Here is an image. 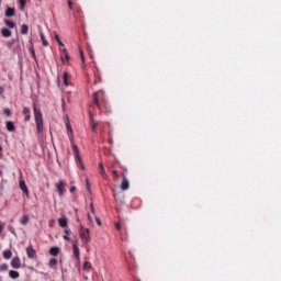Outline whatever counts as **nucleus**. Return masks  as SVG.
<instances>
[{
  "label": "nucleus",
  "mask_w": 281,
  "mask_h": 281,
  "mask_svg": "<svg viewBox=\"0 0 281 281\" xmlns=\"http://www.w3.org/2000/svg\"><path fill=\"white\" fill-rule=\"evenodd\" d=\"M63 80H64L65 87H69V74L68 72H64Z\"/></svg>",
  "instance_id": "f3484780"
},
{
  "label": "nucleus",
  "mask_w": 281,
  "mask_h": 281,
  "mask_svg": "<svg viewBox=\"0 0 281 281\" xmlns=\"http://www.w3.org/2000/svg\"><path fill=\"white\" fill-rule=\"evenodd\" d=\"M76 190V187H71L70 188V192L74 193V191Z\"/></svg>",
  "instance_id": "ea45409f"
},
{
  "label": "nucleus",
  "mask_w": 281,
  "mask_h": 281,
  "mask_svg": "<svg viewBox=\"0 0 281 281\" xmlns=\"http://www.w3.org/2000/svg\"><path fill=\"white\" fill-rule=\"evenodd\" d=\"M65 181L60 180L59 182L56 183V188H57V192L59 194V196H63V194H65L66 190H65Z\"/></svg>",
  "instance_id": "20e7f679"
},
{
  "label": "nucleus",
  "mask_w": 281,
  "mask_h": 281,
  "mask_svg": "<svg viewBox=\"0 0 281 281\" xmlns=\"http://www.w3.org/2000/svg\"><path fill=\"white\" fill-rule=\"evenodd\" d=\"M80 57H81L82 63H85V54L82 53V50H80Z\"/></svg>",
  "instance_id": "72a5a7b5"
},
{
  "label": "nucleus",
  "mask_w": 281,
  "mask_h": 281,
  "mask_svg": "<svg viewBox=\"0 0 281 281\" xmlns=\"http://www.w3.org/2000/svg\"><path fill=\"white\" fill-rule=\"evenodd\" d=\"M90 209H91L92 214H95V209H93V204H90Z\"/></svg>",
  "instance_id": "c9c22d12"
},
{
  "label": "nucleus",
  "mask_w": 281,
  "mask_h": 281,
  "mask_svg": "<svg viewBox=\"0 0 281 281\" xmlns=\"http://www.w3.org/2000/svg\"><path fill=\"white\" fill-rule=\"evenodd\" d=\"M61 52H64V54H67V48H63Z\"/></svg>",
  "instance_id": "a19ab883"
},
{
  "label": "nucleus",
  "mask_w": 281,
  "mask_h": 281,
  "mask_svg": "<svg viewBox=\"0 0 281 281\" xmlns=\"http://www.w3.org/2000/svg\"><path fill=\"white\" fill-rule=\"evenodd\" d=\"M0 271H8V263H3L0 266Z\"/></svg>",
  "instance_id": "cd10ccee"
},
{
  "label": "nucleus",
  "mask_w": 281,
  "mask_h": 281,
  "mask_svg": "<svg viewBox=\"0 0 281 281\" xmlns=\"http://www.w3.org/2000/svg\"><path fill=\"white\" fill-rule=\"evenodd\" d=\"M14 123L12 121H8L7 122V131H9L10 133L14 132Z\"/></svg>",
  "instance_id": "4468645a"
},
{
  "label": "nucleus",
  "mask_w": 281,
  "mask_h": 281,
  "mask_svg": "<svg viewBox=\"0 0 281 281\" xmlns=\"http://www.w3.org/2000/svg\"><path fill=\"white\" fill-rule=\"evenodd\" d=\"M26 255H27V258L34 259L36 258V250L32 248V246H30L26 248Z\"/></svg>",
  "instance_id": "6e6552de"
},
{
  "label": "nucleus",
  "mask_w": 281,
  "mask_h": 281,
  "mask_svg": "<svg viewBox=\"0 0 281 281\" xmlns=\"http://www.w3.org/2000/svg\"><path fill=\"white\" fill-rule=\"evenodd\" d=\"M63 111H65V102H63Z\"/></svg>",
  "instance_id": "c03bdc74"
},
{
  "label": "nucleus",
  "mask_w": 281,
  "mask_h": 281,
  "mask_svg": "<svg viewBox=\"0 0 281 281\" xmlns=\"http://www.w3.org/2000/svg\"><path fill=\"white\" fill-rule=\"evenodd\" d=\"M3 232V226L0 224V234Z\"/></svg>",
  "instance_id": "79ce46f5"
},
{
  "label": "nucleus",
  "mask_w": 281,
  "mask_h": 281,
  "mask_svg": "<svg viewBox=\"0 0 281 281\" xmlns=\"http://www.w3.org/2000/svg\"><path fill=\"white\" fill-rule=\"evenodd\" d=\"M4 24L7 27H10V30H14L16 26V24H14V22H10V20H4Z\"/></svg>",
  "instance_id": "6ab92c4d"
},
{
  "label": "nucleus",
  "mask_w": 281,
  "mask_h": 281,
  "mask_svg": "<svg viewBox=\"0 0 281 281\" xmlns=\"http://www.w3.org/2000/svg\"><path fill=\"white\" fill-rule=\"evenodd\" d=\"M40 36H41V40H42L43 45H44L45 47H47V45H49V42H47V41L45 40V35H44L43 33H40Z\"/></svg>",
  "instance_id": "4be33fe9"
},
{
  "label": "nucleus",
  "mask_w": 281,
  "mask_h": 281,
  "mask_svg": "<svg viewBox=\"0 0 281 281\" xmlns=\"http://www.w3.org/2000/svg\"><path fill=\"white\" fill-rule=\"evenodd\" d=\"M86 183H87L88 191H90L91 190V184L89 183V179L86 180Z\"/></svg>",
  "instance_id": "2f4dec72"
},
{
  "label": "nucleus",
  "mask_w": 281,
  "mask_h": 281,
  "mask_svg": "<svg viewBox=\"0 0 281 281\" xmlns=\"http://www.w3.org/2000/svg\"><path fill=\"white\" fill-rule=\"evenodd\" d=\"M58 223L61 227H67V218L65 216L59 217Z\"/></svg>",
  "instance_id": "a211bd4d"
},
{
  "label": "nucleus",
  "mask_w": 281,
  "mask_h": 281,
  "mask_svg": "<svg viewBox=\"0 0 281 281\" xmlns=\"http://www.w3.org/2000/svg\"><path fill=\"white\" fill-rule=\"evenodd\" d=\"M55 40L57 41L58 45H60V47H65V43L60 41V36H58V34H55Z\"/></svg>",
  "instance_id": "393cba45"
},
{
  "label": "nucleus",
  "mask_w": 281,
  "mask_h": 281,
  "mask_svg": "<svg viewBox=\"0 0 281 281\" xmlns=\"http://www.w3.org/2000/svg\"><path fill=\"white\" fill-rule=\"evenodd\" d=\"M128 188H130L128 178L124 177L123 181H122V184H121V189L122 190H128Z\"/></svg>",
  "instance_id": "9d476101"
},
{
  "label": "nucleus",
  "mask_w": 281,
  "mask_h": 281,
  "mask_svg": "<svg viewBox=\"0 0 281 281\" xmlns=\"http://www.w3.org/2000/svg\"><path fill=\"white\" fill-rule=\"evenodd\" d=\"M66 60H69V53H64Z\"/></svg>",
  "instance_id": "e433bc0d"
},
{
  "label": "nucleus",
  "mask_w": 281,
  "mask_h": 281,
  "mask_svg": "<svg viewBox=\"0 0 281 281\" xmlns=\"http://www.w3.org/2000/svg\"><path fill=\"white\" fill-rule=\"evenodd\" d=\"M30 109L29 108H24L23 109V114L25 115L24 116V120H25V122H30V120H31V115H30Z\"/></svg>",
  "instance_id": "f8f14e48"
},
{
  "label": "nucleus",
  "mask_w": 281,
  "mask_h": 281,
  "mask_svg": "<svg viewBox=\"0 0 281 281\" xmlns=\"http://www.w3.org/2000/svg\"><path fill=\"white\" fill-rule=\"evenodd\" d=\"M0 177H1V169H0Z\"/></svg>",
  "instance_id": "de8ad7c7"
},
{
  "label": "nucleus",
  "mask_w": 281,
  "mask_h": 281,
  "mask_svg": "<svg viewBox=\"0 0 281 281\" xmlns=\"http://www.w3.org/2000/svg\"><path fill=\"white\" fill-rule=\"evenodd\" d=\"M81 168H85V165H81Z\"/></svg>",
  "instance_id": "49530a36"
},
{
  "label": "nucleus",
  "mask_w": 281,
  "mask_h": 281,
  "mask_svg": "<svg viewBox=\"0 0 281 281\" xmlns=\"http://www.w3.org/2000/svg\"><path fill=\"white\" fill-rule=\"evenodd\" d=\"M15 11L14 8H8L4 15L7 16V19H12V16H14Z\"/></svg>",
  "instance_id": "1a4fd4ad"
},
{
  "label": "nucleus",
  "mask_w": 281,
  "mask_h": 281,
  "mask_svg": "<svg viewBox=\"0 0 281 281\" xmlns=\"http://www.w3.org/2000/svg\"><path fill=\"white\" fill-rule=\"evenodd\" d=\"M97 224L102 225V221H100V217H95Z\"/></svg>",
  "instance_id": "f704fd0d"
},
{
  "label": "nucleus",
  "mask_w": 281,
  "mask_h": 281,
  "mask_svg": "<svg viewBox=\"0 0 281 281\" xmlns=\"http://www.w3.org/2000/svg\"><path fill=\"white\" fill-rule=\"evenodd\" d=\"M93 95H94V103L97 106H99L100 103L98 102V92H95Z\"/></svg>",
  "instance_id": "c756f323"
},
{
  "label": "nucleus",
  "mask_w": 281,
  "mask_h": 281,
  "mask_svg": "<svg viewBox=\"0 0 281 281\" xmlns=\"http://www.w3.org/2000/svg\"><path fill=\"white\" fill-rule=\"evenodd\" d=\"M56 265H58V260L56 258H52L49 260V267H52L54 269V267H56Z\"/></svg>",
  "instance_id": "5701e85b"
},
{
  "label": "nucleus",
  "mask_w": 281,
  "mask_h": 281,
  "mask_svg": "<svg viewBox=\"0 0 281 281\" xmlns=\"http://www.w3.org/2000/svg\"><path fill=\"white\" fill-rule=\"evenodd\" d=\"M83 267H87V261L85 262Z\"/></svg>",
  "instance_id": "a18cd8bd"
},
{
  "label": "nucleus",
  "mask_w": 281,
  "mask_h": 281,
  "mask_svg": "<svg viewBox=\"0 0 281 281\" xmlns=\"http://www.w3.org/2000/svg\"><path fill=\"white\" fill-rule=\"evenodd\" d=\"M72 153L75 155V158L77 159V161H79V164H82V159H80V151L78 150V146H76V144H72Z\"/></svg>",
  "instance_id": "423d86ee"
},
{
  "label": "nucleus",
  "mask_w": 281,
  "mask_h": 281,
  "mask_svg": "<svg viewBox=\"0 0 281 281\" xmlns=\"http://www.w3.org/2000/svg\"><path fill=\"white\" fill-rule=\"evenodd\" d=\"M1 34H2V36H4V38H10V36H12V31H10L8 29H2Z\"/></svg>",
  "instance_id": "9b49d317"
},
{
  "label": "nucleus",
  "mask_w": 281,
  "mask_h": 281,
  "mask_svg": "<svg viewBox=\"0 0 281 281\" xmlns=\"http://www.w3.org/2000/svg\"><path fill=\"white\" fill-rule=\"evenodd\" d=\"M79 236L83 243H90L91 241V235L89 233V228H85L80 226L79 228Z\"/></svg>",
  "instance_id": "f03ea898"
},
{
  "label": "nucleus",
  "mask_w": 281,
  "mask_h": 281,
  "mask_svg": "<svg viewBox=\"0 0 281 281\" xmlns=\"http://www.w3.org/2000/svg\"><path fill=\"white\" fill-rule=\"evenodd\" d=\"M29 27H27V25L26 24H23L22 26H21V34H27V32H29Z\"/></svg>",
  "instance_id": "b1692460"
},
{
  "label": "nucleus",
  "mask_w": 281,
  "mask_h": 281,
  "mask_svg": "<svg viewBox=\"0 0 281 281\" xmlns=\"http://www.w3.org/2000/svg\"><path fill=\"white\" fill-rule=\"evenodd\" d=\"M20 189L25 194V196H30V190L27 189V184H25V179H23V173H20Z\"/></svg>",
  "instance_id": "7ed1b4c3"
},
{
  "label": "nucleus",
  "mask_w": 281,
  "mask_h": 281,
  "mask_svg": "<svg viewBox=\"0 0 281 281\" xmlns=\"http://www.w3.org/2000/svg\"><path fill=\"white\" fill-rule=\"evenodd\" d=\"M68 8L69 10H74V7L71 5V0H68Z\"/></svg>",
  "instance_id": "473e14b6"
},
{
  "label": "nucleus",
  "mask_w": 281,
  "mask_h": 281,
  "mask_svg": "<svg viewBox=\"0 0 281 281\" xmlns=\"http://www.w3.org/2000/svg\"><path fill=\"white\" fill-rule=\"evenodd\" d=\"M99 170L102 177H106V171L104 170V165L102 162L99 164Z\"/></svg>",
  "instance_id": "aec40b11"
},
{
  "label": "nucleus",
  "mask_w": 281,
  "mask_h": 281,
  "mask_svg": "<svg viewBox=\"0 0 281 281\" xmlns=\"http://www.w3.org/2000/svg\"><path fill=\"white\" fill-rule=\"evenodd\" d=\"M113 172V175H115L116 177H117V171L116 170H114V171H112Z\"/></svg>",
  "instance_id": "37998d69"
},
{
  "label": "nucleus",
  "mask_w": 281,
  "mask_h": 281,
  "mask_svg": "<svg viewBox=\"0 0 281 281\" xmlns=\"http://www.w3.org/2000/svg\"><path fill=\"white\" fill-rule=\"evenodd\" d=\"M19 271H16V270H11L10 272H9V278H12V280H16V278H19Z\"/></svg>",
  "instance_id": "dca6fc26"
},
{
  "label": "nucleus",
  "mask_w": 281,
  "mask_h": 281,
  "mask_svg": "<svg viewBox=\"0 0 281 281\" xmlns=\"http://www.w3.org/2000/svg\"><path fill=\"white\" fill-rule=\"evenodd\" d=\"M67 131L68 133H74V130H71V124L67 123Z\"/></svg>",
  "instance_id": "7c9ffc66"
},
{
  "label": "nucleus",
  "mask_w": 281,
  "mask_h": 281,
  "mask_svg": "<svg viewBox=\"0 0 281 281\" xmlns=\"http://www.w3.org/2000/svg\"><path fill=\"white\" fill-rule=\"evenodd\" d=\"M50 256H58L60 254V248L58 247H52L49 250Z\"/></svg>",
  "instance_id": "ddd939ff"
},
{
  "label": "nucleus",
  "mask_w": 281,
  "mask_h": 281,
  "mask_svg": "<svg viewBox=\"0 0 281 281\" xmlns=\"http://www.w3.org/2000/svg\"><path fill=\"white\" fill-rule=\"evenodd\" d=\"M72 251L77 262H80V248H78L77 244L72 245Z\"/></svg>",
  "instance_id": "0eeeda50"
},
{
  "label": "nucleus",
  "mask_w": 281,
  "mask_h": 281,
  "mask_svg": "<svg viewBox=\"0 0 281 281\" xmlns=\"http://www.w3.org/2000/svg\"><path fill=\"white\" fill-rule=\"evenodd\" d=\"M20 223L22 225H27V223H30V217L27 215H23V217L21 218Z\"/></svg>",
  "instance_id": "412c9836"
},
{
  "label": "nucleus",
  "mask_w": 281,
  "mask_h": 281,
  "mask_svg": "<svg viewBox=\"0 0 281 281\" xmlns=\"http://www.w3.org/2000/svg\"><path fill=\"white\" fill-rule=\"evenodd\" d=\"M64 239L69 240V229H65Z\"/></svg>",
  "instance_id": "c85d7f7f"
},
{
  "label": "nucleus",
  "mask_w": 281,
  "mask_h": 281,
  "mask_svg": "<svg viewBox=\"0 0 281 281\" xmlns=\"http://www.w3.org/2000/svg\"><path fill=\"white\" fill-rule=\"evenodd\" d=\"M2 256L5 260H10V258H12V250H4Z\"/></svg>",
  "instance_id": "2eb2a0df"
},
{
  "label": "nucleus",
  "mask_w": 281,
  "mask_h": 281,
  "mask_svg": "<svg viewBox=\"0 0 281 281\" xmlns=\"http://www.w3.org/2000/svg\"><path fill=\"white\" fill-rule=\"evenodd\" d=\"M3 113H4V115H8V117H10V115H12V111H10V109H4Z\"/></svg>",
  "instance_id": "bb28decb"
},
{
  "label": "nucleus",
  "mask_w": 281,
  "mask_h": 281,
  "mask_svg": "<svg viewBox=\"0 0 281 281\" xmlns=\"http://www.w3.org/2000/svg\"><path fill=\"white\" fill-rule=\"evenodd\" d=\"M116 229H121L120 223L115 224Z\"/></svg>",
  "instance_id": "58836bf2"
},
{
  "label": "nucleus",
  "mask_w": 281,
  "mask_h": 281,
  "mask_svg": "<svg viewBox=\"0 0 281 281\" xmlns=\"http://www.w3.org/2000/svg\"><path fill=\"white\" fill-rule=\"evenodd\" d=\"M12 269H21V259L19 257H13L11 260Z\"/></svg>",
  "instance_id": "39448f33"
},
{
  "label": "nucleus",
  "mask_w": 281,
  "mask_h": 281,
  "mask_svg": "<svg viewBox=\"0 0 281 281\" xmlns=\"http://www.w3.org/2000/svg\"><path fill=\"white\" fill-rule=\"evenodd\" d=\"M33 111H34L37 133L41 134L43 133V113L41 112L40 109L36 108V104H33Z\"/></svg>",
  "instance_id": "f257e3e1"
},
{
  "label": "nucleus",
  "mask_w": 281,
  "mask_h": 281,
  "mask_svg": "<svg viewBox=\"0 0 281 281\" xmlns=\"http://www.w3.org/2000/svg\"><path fill=\"white\" fill-rule=\"evenodd\" d=\"M20 10H25V0H19Z\"/></svg>",
  "instance_id": "a878e982"
},
{
  "label": "nucleus",
  "mask_w": 281,
  "mask_h": 281,
  "mask_svg": "<svg viewBox=\"0 0 281 281\" xmlns=\"http://www.w3.org/2000/svg\"><path fill=\"white\" fill-rule=\"evenodd\" d=\"M92 121V128L95 130V123H93V117H91Z\"/></svg>",
  "instance_id": "4c0bfd02"
}]
</instances>
